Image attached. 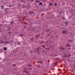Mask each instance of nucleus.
Masks as SVG:
<instances>
[{
    "label": "nucleus",
    "mask_w": 75,
    "mask_h": 75,
    "mask_svg": "<svg viewBox=\"0 0 75 75\" xmlns=\"http://www.w3.org/2000/svg\"><path fill=\"white\" fill-rule=\"evenodd\" d=\"M32 28H31V29H32Z\"/></svg>",
    "instance_id": "dca6fc26"
},
{
    "label": "nucleus",
    "mask_w": 75,
    "mask_h": 75,
    "mask_svg": "<svg viewBox=\"0 0 75 75\" xmlns=\"http://www.w3.org/2000/svg\"><path fill=\"white\" fill-rule=\"evenodd\" d=\"M47 31H49V30H47Z\"/></svg>",
    "instance_id": "f8f14e48"
},
{
    "label": "nucleus",
    "mask_w": 75,
    "mask_h": 75,
    "mask_svg": "<svg viewBox=\"0 0 75 75\" xmlns=\"http://www.w3.org/2000/svg\"><path fill=\"white\" fill-rule=\"evenodd\" d=\"M39 4H40V5H42V2H40L39 3Z\"/></svg>",
    "instance_id": "0eeeda50"
},
{
    "label": "nucleus",
    "mask_w": 75,
    "mask_h": 75,
    "mask_svg": "<svg viewBox=\"0 0 75 75\" xmlns=\"http://www.w3.org/2000/svg\"><path fill=\"white\" fill-rule=\"evenodd\" d=\"M60 49L62 50H64V49L63 47H61Z\"/></svg>",
    "instance_id": "39448f33"
},
{
    "label": "nucleus",
    "mask_w": 75,
    "mask_h": 75,
    "mask_svg": "<svg viewBox=\"0 0 75 75\" xmlns=\"http://www.w3.org/2000/svg\"><path fill=\"white\" fill-rule=\"evenodd\" d=\"M62 33L63 34H65V33H66V31L64 30H62Z\"/></svg>",
    "instance_id": "f257e3e1"
},
{
    "label": "nucleus",
    "mask_w": 75,
    "mask_h": 75,
    "mask_svg": "<svg viewBox=\"0 0 75 75\" xmlns=\"http://www.w3.org/2000/svg\"><path fill=\"white\" fill-rule=\"evenodd\" d=\"M33 30H34V29H33L32 31H33Z\"/></svg>",
    "instance_id": "9b49d317"
},
{
    "label": "nucleus",
    "mask_w": 75,
    "mask_h": 75,
    "mask_svg": "<svg viewBox=\"0 0 75 75\" xmlns=\"http://www.w3.org/2000/svg\"><path fill=\"white\" fill-rule=\"evenodd\" d=\"M18 45H20V42H19V43H18Z\"/></svg>",
    "instance_id": "6e6552de"
},
{
    "label": "nucleus",
    "mask_w": 75,
    "mask_h": 75,
    "mask_svg": "<svg viewBox=\"0 0 75 75\" xmlns=\"http://www.w3.org/2000/svg\"><path fill=\"white\" fill-rule=\"evenodd\" d=\"M36 2H37V3H39V1H36Z\"/></svg>",
    "instance_id": "9d476101"
},
{
    "label": "nucleus",
    "mask_w": 75,
    "mask_h": 75,
    "mask_svg": "<svg viewBox=\"0 0 75 75\" xmlns=\"http://www.w3.org/2000/svg\"><path fill=\"white\" fill-rule=\"evenodd\" d=\"M66 57H67V56H66Z\"/></svg>",
    "instance_id": "ddd939ff"
},
{
    "label": "nucleus",
    "mask_w": 75,
    "mask_h": 75,
    "mask_svg": "<svg viewBox=\"0 0 75 75\" xmlns=\"http://www.w3.org/2000/svg\"><path fill=\"white\" fill-rule=\"evenodd\" d=\"M4 50H7V48L5 47H4Z\"/></svg>",
    "instance_id": "423d86ee"
},
{
    "label": "nucleus",
    "mask_w": 75,
    "mask_h": 75,
    "mask_svg": "<svg viewBox=\"0 0 75 75\" xmlns=\"http://www.w3.org/2000/svg\"><path fill=\"white\" fill-rule=\"evenodd\" d=\"M49 5H50V6H52V3H50Z\"/></svg>",
    "instance_id": "20e7f679"
},
{
    "label": "nucleus",
    "mask_w": 75,
    "mask_h": 75,
    "mask_svg": "<svg viewBox=\"0 0 75 75\" xmlns=\"http://www.w3.org/2000/svg\"><path fill=\"white\" fill-rule=\"evenodd\" d=\"M10 42V41H6L5 42L6 44H9Z\"/></svg>",
    "instance_id": "f03ea898"
},
{
    "label": "nucleus",
    "mask_w": 75,
    "mask_h": 75,
    "mask_svg": "<svg viewBox=\"0 0 75 75\" xmlns=\"http://www.w3.org/2000/svg\"><path fill=\"white\" fill-rule=\"evenodd\" d=\"M40 63H41V62H40Z\"/></svg>",
    "instance_id": "2eb2a0df"
},
{
    "label": "nucleus",
    "mask_w": 75,
    "mask_h": 75,
    "mask_svg": "<svg viewBox=\"0 0 75 75\" xmlns=\"http://www.w3.org/2000/svg\"><path fill=\"white\" fill-rule=\"evenodd\" d=\"M67 47H71V45H69V44H67L66 45Z\"/></svg>",
    "instance_id": "7ed1b4c3"
},
{
    "label": "nucleus",
    "mask_w": 75,
    "mask_h": 75,
    "mask_svg": "<svg viewBox=\"0 0 75 75\" xmlns=\"http://www.w3.org/2000/svg\"><path fill=\"white\" fill-rule=\"evenodd\" d=\"M54 5H55V6H57V4H54Z\"/></svg>",
    "instance_id": "1a4fd4ad"
},
{
    "label": "nucleus",
    "mask_w": 75,
    "mask_h": 75,
    "mask_svg": "<svg viewBox=\"0 0 75 75\" xmlns=\"http://www.w3.org/2000/svg\"><path fill=\"white\" fill-rule=\"evenodd\" d=\"M69 56H71V55H70Z\"/></svg>",
    "instance_id": "4468645a"
}]
</instances>
